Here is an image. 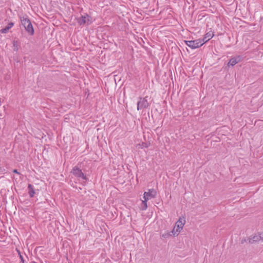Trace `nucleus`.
<instances>
[{
	"label": "nucleus",
	"instance_id": "20e7f679",
	"mask_svg": "<svg viewBox=\"0 0 263 263\" xmlns=\"http://www.w3.org/2000/svg\"><path fill=\"white\" fill-rule=\"evenodd\" d=\"M201 41L200 39H197L195 40L184 41V42L191 49H195L201 47L203 44V43H201Z\"/></svg>",
	"mask_w": 263,
	"mask_h": 263
},
{
	"label": "nucleus",
	"instance_id": "f257e3e1",
	"mask_svg": "<svg viewBox=\"0 0 263 263\" xmlns=\"http://www.w3.org/2000/svg\"><path fill=\"white\" fill-rule=\"evenodd\" d=\"M22 25L24 26L26 31L32 35L34 34V30L30 20L27 16H22L20 17Z\"/></svg>",
	"mask_w": 263,
	"mask_h": 263
},
{
	"label": "nucleus",
	"instance_id": "f3484780",
	"mask_svg": "<svg viewBox=\"0 0 263 263\" xmlns=\"http://www.w3.org/2000/svg\"><path fill=\"white\" fill-rule=\"evenodd\" d=\"M13 173L17 174H20V172H18L16 169L13 170Z\"/></svg>",
	"mask_w": 263,
	"mask_h": 263
},
{
	"label": "nucleus",
	"instance_id": "9b49d317",
	"mask_svg": "<svg viewBox=\"0 0 263 263\" xmlns=\"http://www.w3.org/2000/svg\"><path fill=\"white\" fill-rule=\"evenodd\" d=\"M239 61V57L232 58L229 60V62L228 63V66H233L235 65H236L237 63H238Z\"/></svg>",
	"mask_w": 263,
	"mask_h": 263
},
{
	"label": "nucleus",
	"instance_id": "f8f14e48",
	"mask_svg": "<svg viewBox=\"0 0 263 263\" xmlns=\"http://www.w3.org/2000/svg\"><path fill=\"white\" fill-rule=\"evenodd\" d=\"M28 194H29L30 197H31V198L33 197L35 194V191L34 190L33 186L31 184H29L28 185Z\"/></svg>",
	"mask_w": 263,
	"mask_h": 263
},
{
	"label": "nucleus",
	"instance_id": "dca6fc26",
	"mask_svg": "<svg viewBox=\"0 0 263 263\" xmlns=\"http://www.w3.org/2000/svg\"><path fill=\"white\" fill-rule=\"evenodd\" d=\"M19 255H20V258L21 260V262H22L23 263H24V259L23 258V256L21 255L20 253H19Z\"/></svg>",
	"mask_w": 263,
	"mask_h": 263
},
{
	"label": "nucleus",
	"instance_id": "9d476101",
	"mask_svg": "<svg viewBox=\"0 0 263 263\" xmlns=\"http://www.w3.org/2000/svg\"><path fill=\"white\" fill-rule=\"evenodd\" d=\"M14 26V23L12 22L9 23L7 26L5 28L1 29L0 32L2 33H6L8 32V30Z\"/></svg>",
	"mask_w": 263,
	"mask_h": 263
},
{
	"label": "nucleus",
	"instance_id": "ddd939ff",
	"mask_svg": "<svg viewBox=\"0 0 263 263\" xmlns=\"http://www.w3.org/2000/svg\"><path fill=\"white\" fill-rule=\"evenodd\" d=\"M148 200H147L146 199H144V200L142 201V210H145L147 208V201Z\"/></svg>",
	"mask_w": 263,
	"mask_h": 263
},
{
	"label": "nucleus",
	"instance_id": "f03ea898",
	"mask_svg": "<svg viewBox=\"0 0 263 263\" xmlns=\"http://www.w3.org/2000/svg\"><path fill=\"white\" fill-rule=\"evenodd\" d=\"M77 23L80 26L87 25H90L92 23V17L88 14L85 13L82 15L80 17L76 18Z\"/></svg>",
	"mask_w": 263,
	"mask_h": 263
},
{
	"label": "nucleus",
	"instance_id": "aec40b11",
	"mask_svg": "<svg viewBox=\"0 0 263 263\" xmlns=\"http://www.w3.org/2000/svg\"><path fill=\"white\" fill-rule=\"evenodd\" d=\"M246 239H242V240H241V243L242 244V243H244L245 242H246Z\"/></svg>",
	"mask_w": 263,
	"mask_h": 263
},
{
	"label": "nucleus",
	"instance_id": "1a4fd4ad",
	"mask_svg": "<svg viewBox=\"0 0 263 263\" xmlns=\"http://www.w3.org/2000/svg\"><path fill=\"white\" fill-rule=\"evenodd\" d=\"M214 35L212 31H210L207 32L205 35L204 37L202 39V41L203 42V44L209 41L213 37Z\"/></svg>",
	"mask_w": 263,
	"mask_h": 263
},
{
	"label": "nucleus",
	"instance_id": "a211bd4d",
	"mask_svg": "<svg viewBox=\"0 0 263 263\" xmlns=\"http://www.w3.org/2000/svg\"><path fill=\"white\" fill-rule=\"evenodd\" d=\"M174 229H175V228H174V229L173 230V231H172L170 233H172L173 235L175 236V234H176V232H174Z\"/></svg>",
	"mask_w": 263,
	"mask_h": 263
},
{
	"label": "nucleus",
	"instance_id": "2eb2a0df",
	"mask_svg": "<svg viewBox=\"0 0 263 263\" xmlns=\"http://www.w3.org/2000/svg\"><path fill=\"white\" fill-rule=\"evenodd\" d=\"M141 146L142 147H147L148 146V144L145 142H142Z\"/></svg>",
	"mask_w": 263,
	"mask_h": 263
},
{
	"label": "nucleus",
	"instance_id": "6ab92c4d",
	"mask_svg": "<svg viewBox=\"0 0 263 263\" xmlns=\"http://www.w3.org/2000/svg\"><path fill=\"white\" fill-rule=\"evenodd\" d=\"M260 235L261 240H263V232L261 233H260Z\"/></svg>",
	"mask_w": 263,
	"mask_h": 263
},
{
	"label": "nucleus",
	"instance_id": "412c9836",
	"mask_svg": "<svg viewBox=\"0 0 263 263\" xmlns=\"http://www.w3.org/2000/svg\"><path fill=\"white\" fill-rule=\"evenodd\" d=\"M13 46L15 47L16 46L17 47V46L16 45V42L15 41L13 42Z\"/></svg>",
	"mask_w": 263,
	"mask_h": 263
},
{
	"label": "nucleus",
	"instance_id": "4468645a",
	"mask_svg": "<svg viewBox=\"0 0 263 263\" xmlns=\"http://www.w3.org/2000/svg\"><path fill=\"white\" fill-rule=\"evenodd\" d=\"M173 234H171V233H167L166 234H164L162 235V236L164 238H166L168 236H172Z\"/></svg>",
	"mask_w": 263,
	"mask_h": 263
},
{
	"label": "nucleus",
	"instance_id": "423d86ee",
	"mask_svg": "<svg viewBox=\"0 0 263 263\" xmlns=\"http://www.w3.org/2000/svg\"><path fill=\"white\" fill-rule=\"evenodd\" d=\"M156 196V192L154 189H149L148 192H145L144 193L143 198L149 200L151 198H155Z\"/></svg>",
	"mask_w": 263,
	"mask_h": 263
},
{
	"label": "nucleus",
	"instance_id": "39448f33",
	"mask_svg": "<svg viewBox=\"0 0 263 263\" xmlns=\"http://www.w3.org/2000/svg\"><path fill=\"white\" fill-rule=\"evenodd\" d=\"M148 97L146 96L144 98L140 97L139 101L137 102V109L141 110L146 108L149 106V104L147 101Z\"/></svg>",
	"mask_w": 263,
	"mask_h": 263
},
{
	"label": "nucleus",
	"instance_id": "6e6552de",
	"mask_svg": "<svg viewBox=\"0 0 263 263\" xmlns=\"http://www.w3.org/2000/svg\"><path fill=\"white\" fill-rule=\"evenodd\" d=\"M261 240L260 235H256L254 236H251L248 239L250 243H253L255 242H257Z\"/></svg>",
	"mask_w": 263,
	"mask_h": 263
},
{
	"label": "nucleus",
	"instance_id": "7ed1b4c3",
	"mask_svg": "<svg viewBox=\"0 0 263 263\" xmlns=\"http://www.w3.org/2000/svg\"><path fill=\"white\" fill-rule=\"evenodd\" d=\"M70 173L77 178H81L84 180H87L88 179L86 175L82 172V170L78 167V166H75L73 167Z\"/></svg>",
	"mask_w": 263,
	"mask_h": 263
},
{
	"label": "nucleus",
	"instance_id": "0eeeda50",
	"mask_svg": "<svg viewBox=\"0 0 263 263\" xmlns=\"http://www.w3.org/2000/svg\"><path fill=\"white\" fill-rule=\"evenodd\" d=\"M185 222V218L180 217L178 220L176 222L175 226L177 227L176 232H179L181 230Z\"/></svg>",
	"mask_w": 263,
	"mask_h": 263
}]
</instances>
